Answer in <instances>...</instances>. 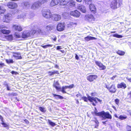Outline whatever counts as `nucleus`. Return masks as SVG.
<instances>
[{"mask_svg": "<svg viewBox=\"0 0 131 131\" xmlns=\"http://www.w3.org/2000/svg\"><path fill=\"white\" fill-rule=\"evenodd\" d=\"M68 3L70 7H73L75 5V2L74 1L70 0H62L60 3V5L61 6L66 5Z\"/></svg>", "mask_w": 131, "mask_h": 131, "instance_id": "1", "label": "nucleus"}, {"mask_svg": "<svg viewBox=\"0 0 131 131\" xmlns=\"http://www.w3.org/2000/svg\"><path fill=\"white\" fill-rule=\"evenodd\" d=\"M43 16L47 19H50L52 17V14L50 10L48 9H45L42 11Z\"/></svg>", "mask_w": 131, "mask_h": 131, "instance_id": "2", "label": "nucleus"}, {"mask_svg": "<svg viewBox=\"0 0 131 131\" xmlns=\"http://www.w3.org/2000/svg\"><path fill=\"white\" fill-rule=\"evenodd\" d=\"M12 15L10 13H8L5 15L3 20L4 22L9 23L12 19Z\"/></svg>", "mask_w": 131, "mask_h": 131, "instance_id": "3", "label": "nucleus"}, {"mask_svg": "<svg viewBox=\"0 0 131 131\" xmlns=\"http://www.w3.org/2000/svg\"><path fill=\"white\" fill-rule=\"evenodd\" d=\"M102 118V120H104L106 118L111 119L112 116L109 113L107 112H105L104 111H102L101 115Z\"/></svg>", "mask_w": 131, "mask_h": 131, "instance_id": "4", "label": "nucleus"}, {"mask_svg": "<svg viewBox=\"0 0 131 131\" xmlns=\"http://www.w3.org/2000/svg\"><path fill=\"white\" fill-rule=\"evenodd\" d=\"M65 28V25L64 23H59L57 27V30L59 31H62Z\"/></svg>", "mask_w": 131, "mask_h": 131, "instance_id": "5", "label": "nucleus"}, {"mask_svg": "<svg viewBox=\"0 0 131 131\" xmlns=\"http://www.w3.org/2000/svg\"><path fill=\"white\" fill-rule=\"evenodd\" d=\"M61 16L59 15L55 14L52 15V17L51 18L52 19L55 21H60L61 19Z\"/></svg>", "mask_w": 131, "mask_h": 131, "instance_id": "6", "label": "nucleus"}, {"mask_svg": "<svg viewBox=\"0 0 131 131\" xmlns=\"http://www.w3.org/2000/svg\"><path fill=\"white\" fill-rule=\"evenodd\" d=\"M31 33V32H30V31H24L22 34V37L23 38H26L30 36Z\"/></svg>", "mask_w": 131, "mask_h": 131, "instance_id": "7", "label": "nucleus"}, {"mask_svg": "<svg viewBox=\"0 0 131 131\" xmlns=\"http://www.w3.org/2000/svg\"><path fill=\"white\" fill-rule=\"evenodd\" d=\"M85 19L89 21H92L95 20L94 16L91 14H88L85 15Z\"/></svg>", "mask_w": 131, "mask_h": 131, "instance_id": "8", "label": "nucleus"}, {"mask_svg": "<svg viewBox=\"0 0 131 131\" xmlns=\"http://www.w3.org/2000/svg\"><path fill=\"white\" fill-rule=\"evenodd\" d=\"M70 14L71 15L75 17H79L80 15V13L76 10L71 12Z\"/></svg>", "mask_w": 131, "mask_h": 131, "instance_id": "9", "label": "nucleus"}, {"mask_svg": "<svg viewBox=\"0 0 131 131\" xmlns=\"http://www.w3.org/2000/svg\"><path fill=\"white\" fill-rule=\"evenodd\" d=\"M97 78L96 75H89L87 77V79L90 82H91L96 79Z\"/></svg>", "mask_w": 131, "mask_h": 131, "instance_id": "10", "label": "nucleus"}, {"mask_svg": "<svg viewBox=\"0 0 131 131\" xmlns=\"http://www.w3.org/2000/svg\"><path fill=\"white\" fill-rule=\"evenodd\" d=\"M109 91L112 93H115L116 91V89L115 85L113 84L112 85L109 87Z\"/></svg>", "mask_w": 131, "mask_h": 131, "instance_id": "11", "label": "nucleus"}, {"mask_svg": "<svg viewBox=\"0 0 131 131\" xmlns=\"http://www.w3.org/2000/svg\"><path fill=\"white\" fill-rule=\"evenodd\" d=\"M89 98V101H90L91 102H93V101H94L96 103L97 102V101L99 102H101V100L100 99H98L97 97H92L91 96H88Z\"/></svg>", "mask_w": 131, "mask_h": 131, "instance_id": "12", "label": "nucleus"}, {"mask_svg": "<svg viewBox=\"0 0 131 131\" xmlns=\"http://www.w3.org/2000/svg\"><path fill=\"white\" fill-rule=\"evenodd\" d=\"M95 62L97 65L99 67L101 70H103L106 68V67L103 65L100 62L97 61H95Z\"/></svg>", "mask_w": 131, "mask_h": 131, "instance_id": "13", "label": "nucleus"}, {"mask_svg": "<svg viewBox=\"0 0 131 131\" xmlns=\"http://www.w3.org/2000/svg\"><path fill=\"white\" fill-rule=\"evenodd\" d=\"M60 2V0H52L50 3V5L51 6H55L58 4Z\"/></svg>", "mask_w": 131, "mask_h": 131, "instance_id": "14", "label": "nucleus"}, {"mask_svg": "<svg viewBox=\"0 0 131 131\" xmlns=\"http://www.w3.org/2000/svg\"><path fill=\"white\" fill-rule=\"evenodd\" d=\"M41 4H42L40 1L35 2L32 5L31 8H36L39 7Z\"/></svg>", "mask_w": 131, "mask_h": 131, "instance_id": "15", "label": "nucleus"}, {"mask_svg": "<svg viewBox=\"0 0 131 131\" xmlns=\"http://www.w3.org/2000/svg\"><path fill=\"white\" fill-rule=\"evenodd\" d=\"M13 27L16 30L18 31H21L23 30L21 26L19 25H13Z\"/></svg>", "mask_w": 131, "mask_h": 131, "instance_id": "16", "label": "nucleus"}, {"mask_svg": "<svg viewBox=\"0 0 131 131\" xmlns=\"http://www.w3.org/2000/svg\"><path fill=\"white\" fill-rule=\"evenodd\" d=\"M117 0H114L111 3L110 5L111 8H117Z\"/></svg>", "mask_w": 131, "mask_h": 131, "instance_id": "17", "label": "nucleus"}, {"mask_svg": "<svg viewBox=\"0 0 131 131\" xmlns=\"http://www.w3.org/2000/svg\"><path fill=\"white\" fill-rule=\"evenodd\" d=\"M117 87L118 88H122L124 89L126 87L125 84L124 82H122L117 85Z\"/></svg>", "mask_w": 131, "mask_h": 131, "instance_id": "18", "label": "nucleus"}, {"mask_svg": "<svg viewBox=\"0 0 131 131\" xmlns=\"http://www.w3.org/2000/svg\"><path fill=\"white\" fill-rule=\"evenodd\" d=\"M77 24L76 23L72 22L67 24V25L68 27L70 28L75 27Z\"/></svg>", "mask_w": 131, "mask_h": 131, "instance_id": "19", "label": "nucleus"}, {"mask_svg": "<svg viewBox=\"0 0 131 131\" xmlns=\"http://www.w3.org/2000/svg\"><path fill=\"white\" fill-rule=\"evenodd\" d=\"M16 3H9L7 4V6L9 8H15V7L14 6H16Z\"/></svg>", "mask_w": 131, "mask_h": 131, "instance_id": "20", "label": "nucleus"}, {"mask_svg": "<svg viewBox=\"0 0 131 131\" xmlns=\"http://www.w3.org/2000/svg\"><path fill=\"white\" fill-rule=\"evenodd\" d=\"M96 39L95 37L90 36H87L84 38L85 40L87 41H89L90 40H93Z\"/></svg>", "mask_w": 131, "mask_h": 131, "instance_id": "21", "label": "nucleus"}, {"mask_svg": "<svg viewBox=\"0 0 131 131\" xmlns=\"http://www.w3.org/2000/svg\"><path fill=\"white\" fill-rule=\"evenodd\" d=\"M59 85V84L58 81L56 82H55V81H54L53 86L57 90L59 89L60 88L58 86Z\"/></svg>", "mask_w": 131, "mask_h": 131, "instance_id": "22", "label": "nucleus"}, {"mask_svg": "<svg viewBox=\"0 0 131 131\" xmlns=\"http://www.w3.org/2000/svg\"><path fill=\"white\" fill-rule=\"evenodd\" d=\"M0 31L4 34H8L10 32V31L9 30L2 29L0 30Z\"/></svg>", "mask_w": 131, "mask_h": 131, "instance_id": "23", "label": "nucleus"}, {"mask_svg": "<svg viewBox=\"0 0 131 131\" xmlns=\"http://www.w3.org/2000/svg\"><path fill=\"white\" fill-rule=\"evenodd\" d=\"M54 28V27L51 25H47L46 27V28L48 30H51Z\"/></svg>", "mask_w": 131, "mask_h": 131, "instance_id": "24", "label": "nucleus"}, {"mask_svg": "<svg viewBox=\"0 0 131 131\" xmlns=\"http://www.w3.org/2000/svg\"><path fill=\"white\" fill-rule=\"evenodd\" d=\"M27 15V14H22L20 16H18L17 17V18L21 19L24 18Z\"/></svg>", "mask_w": 131, "mask_h": 131, "instance_id": "25", "label": "nucleus"}, {"mask_svg": "<svg viewBox=\"0 0 131 131\" xmlns=\"http://www.w3.org/2000/svg\"><path fill=\"white\" fill-rule=\"evenodd\" d=\"M5 38L8 40H11L13 39V37L12 35H9L5 36Z\"/></svg>", "mask_w": 131, "mask_h": 131, "instance_id": "26", "label": "nucleus"}, {"mask_svg": "<svg viewBox=\"0 0 131 131\" xmlns=\"http://www.w3.org/2000/svg\"><path fill=\"white\" fill-rule=\"evenodd\" d=\"M53 95L54 97H55V98L56 99H63V97L60 95L54 94H53Z\"/></svg>", "mask_w": 131, "mask_h": 131, "instance_id": "27", "label": "nucleus"}, {"mask_svg": "<svg viewBox=\"0 0 131 131\" xmlns=\"http://www.w3.org/2000/svg\"><path fill=\"white\" fill-rule=\"evenodd\" d=\"M116 53L117 54L120 56H123L125 53L124 51L120 50H118L116 52Z\"/></svg>", "mask_w": 131, "mask_h": 131, "instance_id": "28", "label": "nucleus"}, {"mask_svg": "<svg viewBox=\"0 0 131 131\" xmlns=\"http://www.w3.org/2000/svg\"><path fill=\"white\" fill-rule=\"evenodd\" d=\"M48 73L51 76L55 74H59V73L58 71H56L52 72L49 71L48 72Z\"/></svg>", "mask_w": 131, "mask_h": 131, "instance_id": "29", "label": "nucleus"}, {"mask_svg": "<svg viewBox=\"0 0 131 131\" xmlns=\"http://www.w3.org/2000/svg\"><path fill=\"white\" fill-rule=\"evenodd\" d=\"M95 110L94 111V113L95 114V115L97 116H101V114L102 113V112H97V111L96 110V107L95 108Z\"/></svg>", "mask_w": 131, "mask_h": 131, "instance_id": "30", "label": "nucleus"}, {"mask_svg": "<svg viewBox=\"0 0 131 131\" xmlns=\"http://www.w3.org/2000/svg\"><path fill=\"white\" fill-rule=\"evenodd\" d=\"M67 88H68V86H63L62 88V92L63 93H66V92L65 91V90L67 89Z\"/></svg>", "mask_w": 131, "mask_h": 131, "instance_id": "31", "label": "nucleus"}, {"mask_svg": "<svg viewBox=\"0 0 131 131\" xmlns=\"http://www.w3.org/2000/svg\"><path fill=\"white\" fill-rule=\"evenodd\" d=\"M113 37H116L118 38H121L123 37V36L120 35H119L117 34H115L113 35Z\"/></svg>", "mask_w": 131, "mask_h": 131, "instance_id": "32", "label": "nucleus"}, {"mask_svg": "<svg viewBox=\"0 0 131 131\" xmlns=\"http://www.w3.org/2000/svg\"><path fill=\"white\" fill-rule=\"evenodd\" d=\"M89 96V95H88V97H86L85 96H83L82 97V99L84 101L87 102L89 100V98L88 97V96Z\"/></svg>", "mask_w": 131, "mask_h": 131, "instance_id": "33", "label": "nucleus"}, {"mask_svg": "<svg viewBox=\"0 0 131 131\" xmlns=\"http://www.w3.org/2000/svg\"><path fill=\"white\" fill-rule=\"evenodd\" d=\"M41 46L44 48H46L48 47H51L52 46V45H48L43 46V45H42Z\"/></svg>", "mask_w": 131, "mask_h": 131, "instance_id": "34", "label": "nucleus"}, {"mask_svg": "<svg viewBox=\"0 0 131 131\" xmlns=\"http://www.w3.org/2000/svg\"><path fill=\"white\" fill-rule=\"evenodd\" d=\"M90 3L89 5V8H96V7L93 3Z\"/></svg>", "mask_w": 131, "mask_h": 131, "instance_id": "35", "label": "nucleus"}, {"mask_svg": "<svg viewBox=\"0 0 131 131\" xmlns=\"http://www.w3.org/2000/svg\"><path fill=\"white\" fill-rule=\"evenodd\" d=\"M6 62L8 64L12 63L13 62V61L12 59H6Z\"/></svg>", "mask_w": 131, "mask_h": 131, "instance_id": "36", "label": "nucleus"}, {"mask_svg": "<svg viewBox=\"0 0 131 131\" xmlns=\"http://www.w3.org/2000/svg\"><path fill=\"white\" fill-rule=\"evenodd\" d=\"M48 122L50 125L52 126H54L56 125L55 123L51 122L50 120H48Z\"/></svg>", "mask_w": 131, "mask_h": 131, "instance_id": "37", "label": "nucleus"}, {"mask_svg": "<svg viewBox=\"0 0 131 131\" xmlns=\"http://www.w3.org/2000/svg\"><path fill=\"white\" fill-rule=\"evenodd\" d=\"M39 109L41 111L43 112H45L46 111L44 107H39Z\"/></svg>", "mask_w": 131, "mask_h": 131, "instance_id": "38", "label": "nucleus"}, {"mask_svg": "<svg viewBox=\"0 0 131 131\" xmlns=\"http://www.w3.org/2000/svg\"><path fill=\"white\" fill-rule=\"evenodd\" d=\"M76 96L78 98V99L80 100H82V96L80 93L76 95Z\"/></svg>", "mask_w": 131, "mask_h": 131, "instance_id": "39", "label": "nucleus"}, {"mask_svg": "<svg viewBox=\"0 0 131 131\" xmlns=\"http://www.w3.org/2000/svg\"><path fill=\"white\" fill-rule=\"evenodd\" d=\"M89 9L92 13L95 14L96 12V9Z\"/></svg>", "mask_w": 131, "mask_h": 131, "instance_id": "40", "label": "nucleus"}, {"mask_svg": "<svg viewBox=\"0 0 131 131\" xmlns=\"http://www.w3.org/2000/svg\"><path fill=\"white\" fill-rule=\"evenodd\" d=\"M94 122L96 124V125L94 127V128H97V127H98L99 126V122L97 120H95L94 121Z\"/></svg>", "mask_w": 131, "mask_h": 131, "instance_id": "41", "label": "nucleus"}, {"mask_svg": "<svg viewBox=\"0 0 131 131\" xmlns=\"http://www.w3.org/2000/svg\"><path fill=\"white\" fill-rule=\"evenodd\" d=\"M5 11L6 10L4 9H0V14H4Z\"/></svg>", "mask_w": 131, "mask_h": 131, "instance_id": "42", "label": "nucleus"}, {"mask_svg": "<svg viewBox=\"0 0 131 131\" xmlns=\"http://www.w3.org/2000/svg\"><path fill=\"white\" fill-rule=\"evenodd\" d=\"M126 117L125 116H123L122 115H120L119 118L121 120H123L126 118Z\"/></svg>", "mask_w": 131, "mask_h": 131, "instance_id": "43", "label": "nucleus"}, {"mask_svg": "<svg viewBox=\"0 0 131 131\" xmlns=\"http://www.w3.org/2000/svg\"><path fill=\"white\" fill-rule=\"evenodd\" d=\"M1 124L4 127H8V125L2 122L1 123Z\"/></svg>", "mask_w": 131, "mask_h": 131, "instance_id": "44", "label": "nucleus"}, {"mask_svg": "<svg viewBox=\"0 0 131 131\" xmlns=\"http://www.w3.org/2000/svg\"><path fill=\"white\" fill-rule=\"evenodd\" d=\"M48 0H40V2L41 4H42L47 2Z\"/></svg>", "mask_w": 131, "mask_h": 131, "instance_id": "45", "label": "nucleus"}, {"mask_svg": "<svg viewBox=\"0 0 131 131\" xmlns=\"http://www.w3.org/2000/svg\"><path fill=\"white\" fill-rule=\"evenodd\" d=\"M122 0H118V3L119 6L121 5L122 4Z\"/></svg>", "mask_w": 131, "mask_h": 131, "instance_id": "46", "label": "nucleus"}, {"mask_svg": "<svg viewBox=\"0 0 131 131\" xmlns=\"http://www.w3.org/2000/svg\"><path fill=\"white\" fill-rule=\"evenodd\" d=\"M80 10L83 13H85L86 12L85 9H80Z\"/></svg>", "mask_w": 131, "mask_h": 131, "instance_id": "47", "label": "nucleus"}, {"mask_svg": "<svg viewBox=\"0 0 131 131\" xmlns=\"http://www.w3.org/2000/svg\"><path fill=\"white\" fill-rule=\"evenodd\" d=\"M30 32H31V35H33L35 34L36 33V31L35 30H33L30 31Z\"/></svg>", "mask_w": 131, "mask_h": 131, "instance_id": "48", "label": "nucleus"}, {"mask_svg": "<svg viewBox=\"0 0 131 131\" xmlns=\"http://www.w3.org/2000/svg\"><path fill=\"white\" fill-rule=\"evenodd\" d=\"M69 89H71L73 88L74 86V85L73 84H71L69 86H68Z\"/></svg>", "mask_w": 131, "mask_h": 131, "instance_id": "49", "label": "nucleus"}, {"mask_svg": "<svg viewBox=\"0 0 131 131\" xmlns=\"http://www.w3.org/2000/svg\"><path fill=\"white\" fill-rule=\"evenodd\" d=\"M115 102L117 104H118L119 103V100L118 99H116L115 100Z\"/></svg>", "mask_w": 131, "mask_h": 131, "instance_id": "50", "label": "nucleus"}, {"mask_svg": "<svg viewBox=\"0 0 131 131\" xmlns=\"http://www.w3.org/2000/svg\"><path fill=\"white\" fill-rule=\"evenodd\" d=\"M15 36L16 38H19L20 37V36L18 34H15Z\"/></svg>", "mask_w": 131, "mask_h": 131, "instance_id": "51", "label": "nucleus"}, {"mask_svg": "<svg viewBox=\"0 0 131 131\" xmlns=\"http://www.w3.org/2000/svg\"><path fill=\"white\" fill-rule=\"evenodd\" d=\"M5 27V26L2 25H0V29H2L4 28Z\"/></svg>", "mask_w": 131, "mask_h": 131, "instance_id": "52", "label": "nucleus"}, {"mask_svg": "<svg viewBox=\"0 0 131 131\" xmlns=\"http://www.w3.org/2000/svg\"><path fill=\"white\" fill-rule=\"evenodd\" d=\"M62 48V47L61 46H58L57 47V50H59V49Z\"/></svg>", "mask_w": 131, "mask_h": 131, "instance_id": "53", "label": "nucleus"}, {"mask_svg": "<svg viewBox=\"0 0 131 131\" xmlns=\"http://www.w3.org/2000/svg\"><path fill=\"white\" fill-rule=\"evenodd\" d=\"M127 128L128 130L131 131V126H127Z\"/></svg>", "mask_w": 131, "mask_h": 131, "instance_id": "54", "label": "nucleus"}, {"mask_svg": "<svg viewBox=\"0 0 131 131\" xmlns=\"http://www.w3.org/2000/svg\"><path fill=\"white\" fill-rule=\"evenodd\" d=\"M4 64L2 63H0V68L4 66Z\"/></svg>", "mask_w": 131, "mask_h": 131, "instance_id": "55", "label": "nucleus"}, {"mask_svg": "<svg viewBox=\"0 0 131 131\" xmlns=\"http://www.w3.org/2000/svg\"><path fill=\"white\" fill-rule=\"evenodd\" d=\"M116 77V75L113 76L111 78V79L112 80H114V79Z\"/></svg>", "mask_w": 131, "mask_h": 131, "instance_id": "56", "label": "nucleus"}, {"mask_svg": "<svg viewBox=\"0 0 131 131\" xmlns=\"http://www.w3.org/2000/svg\"><path fill=\"white\" fill-rule=\"evenodd\" d=\"M84 1H86V3L88 2H89V3H91V0H84Z\"/></svg>", "mask_w": 131, "mask_h": 131, "instance_id": "57", "label": "nucleus"}, {"mask_svg": "<svg viewBox=\"0 0 131 131\" xmlns=\"http://www.w3.org/2000/svg\"><path fill=\"white\" fill-rule=\"evenodd\" d=\"M75 58L77 60H78L79 59L78 56L77 54H76L75 55Z\"/></svg>", "mask_w": 131, "mask_h": 131, "instance_id": "58", "label": "nucleus"}, {"mask_svg": "<svg viewBox=\"0 0 131 131\" xmlns=\"http://www.w3.org/2000/svg\"><path fill=\"white\" fill-rule=\"evenodd\" d=\"M33 26V28H35L37 27V25H36V24H34Z\"/></svg>", "mask_w": 131, "mask_h": 131, "instance_id": "59", "label": "nucleus"}, {"mask_svg": "<svg viewBox=\"0 0 131 131\" xmlns=\"http://www.w3.org/2000/svg\"><path fill=\"white\" fill-rule=\"evenodd\" d=\"M95 94V93H91L92 96H94Z\"/></svg>", "mask_w": 131, "mask_h": 131, "instance_id": "60", "label": "nucleus"}, {"mask_svg": "<svg viewBox=\"0 0 131 131\" xmlns=\"http://www.w3.org/2000/svg\"><path fill=\"white\" fill-rule=\"evenodd\" d=\"M7 90H10V88L8 86V85H7Z\"/></svg>", "mask_w": 131, "mask_h": 131, "instance_id": "61", "label": "nucleus"}, {"mask_svg": "<svg viewBox=\"0 0 131 131\" xmlns=\"http://www.w3.org/2000/svg\"><path fill=\"white\" fill-rule=\"evenodd\" d=\"M53 40L54 41H56V37H54V38H53Z\"/></svg>", "mask_w": 131, "mask_h": 131, "instance_id": "62", "label": "nucleus"}, {"mask_svg": "<svg viewBox=\"0 0 131 131\" xmlns=\"http://www.w3.org/2000/svg\"><path fill=\"white\" fill-rule=\"evenodd\" d=\"M60 51L62 53H63L64 52V50H60Z\"/></svg>", "mask_w": 131, "mask_h": 131, "instance_id": "63", "label": "nucleus"}, {"mask_svg": "<svg viewBox=\"0 0 131 131\" xmlns=\"http://www.w3.org/2000/svg\"><path fill=\"white\" fill-rule=\"evenodd\" d=\"M127 79L129 81H131V79L129 78H128L127 77Z\"/></svg>", "mask_w": 131, "mask_h": 131, "instance_id": "64", "label": "nucleus"}]
</instances>
